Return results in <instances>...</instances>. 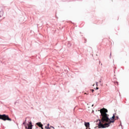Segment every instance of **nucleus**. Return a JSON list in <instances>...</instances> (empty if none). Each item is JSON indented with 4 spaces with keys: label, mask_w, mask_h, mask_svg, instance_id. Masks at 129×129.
I'll return each instance as SVG.
<instances>
[{
    "label": "nucleus",
    "mask_w": 129,
    "mask_h": 129,
    "mask_svg": "<svg viewBox=\"0 0 129 129\" xmlns=\"http://www.w3.org/2000/svg\"><path fill=\"white\" fill-rule=\"evenodd\" d=\"M100 112L101 113V115L102 116L101 121L99 120V123L98 124L99 128H105V127H108L109 126V124L111 123V122H114V120H110V119L108 118V115L106 114L107 112V109L105 108L101 109L100 110ZM102 122H108L104 124H103Z\"/></svg>",
    "instance_id": "1"
},
{
    "label": "nucleus",
    "mask_w": 129,
    "mask_h": 129,
    "mask_svg": "<svg viewBox=\"0 0 129 129\" xmlns=\"http://www.w3.org/2000/svg\"><path fill=\"white\" fill-rule=\"evenodd\" d=\"M0 119H2V120H8V121H12V119L9 117V115L6 114H0Z\"/></svg>",
    "instance_id": "2"
},
{
    "label": "nucleus",
    "mask_w": 129,
    "mask_h": 129,
    "mask_svg": "<svg viewBox=\"0 0 129 129\" xmlns=\"http://www.w3.org/2000/svg\"><path fill=\"white\" fill-rule=\"evenodd\" d=\"M90 124L89 123V122H85V126L86 127V129H88V128L90 127Z\"/></svg>",
    "instance_id": "3"
},
{
    "label": "nucleus",
    "mask_w": 129,
    "mask_h": 129,
    "mask_svg": "<svg viewBox=\"0 0 129 129\" xmlns=\"http://www.w3.org/2000/svg\"><path fill=\"white\" fill-rule=\"evenodd\" d=\"M28 129H32L33 125H32V122H30L29 124L28 125Z\"/></svg>",
    "instance_id": "4"
},
{
    "label": "nucleus",
    "mask_w": 129,
    "mask_h": 129,
    "mask_svg": "<svg viewBox=\"0 0 129 129\" xmlns=\"http://www.w3.org/2000/svg\"><path fill=\"white\" fill-rule=\"evenodd\" d=\"M37 125L39 126V127H42V126H43V125L42 124V123L41 122H37L36 123Z\"/></svg>",
    "instance_id": "5"
},
{
    "label": "nucleus",
    "mask_w": 129,
    "mask_h": 129,
    "mask_svg": "<svg viewBox=\"0 0 129 129\" xmlns=\"http://www.w3.org/2000/svg\"><path fill=\"white\" fill-rule=\"evenodd\" d=\"M114 118H115V115H114V114H113V115L112 117V118H111V119H114Z\"/></svg>",
    "instance_id": "6"
},
{
    "label": "nucleus",
    "mask_w": 129,
    "mask_h": 129,
    "mask_svg": "<svg viewBox=\"0 0 129 129\" xmlns=\"http://www.w3.org/2000/svg\"><path fill=\"white\" fill-rule=\"evenodd\" d=\"M115 119H118V116L115 117Z\"/></svg>",
    "instance_id": "7"
},
{
    "label": "nucleus",
    "mask_w": 129,
    "mask_h": 129,
    "mask_svg": "<svg viewBox=\"0 0 129 129\" xmlns=\"http://www.w3.org/2000/svg\"><path fill=\"white\" fill-rule=\"evenodd\" d=\"M45 128L50 129V127H49V126H48V127H45Z\"/></svg>",
    "instance_id": "8"
},
{
    "label": "nucleus",
    "mask_w": 129,
    "mask_h": 129,
    "mask_svg": "<svg viewBox=\"0 0 129 129\" xmlns=\"http://www.w3.org/2000/svg\"><path fill=\"white\" fill-rule=\"evenodd\" d=\"M94 91V90L92 89V92H93Z\"/></svg>",
    "instance_id": "9"
},
{
    "label": "nucleus",
    "mask_w": 129,
    "mask_h": 129,
    "mask_svg": "<svg viewBox=\"0 0 129 129\" xmlns=\"http://www.w3.org/2000/svg\"><path fill=\"white\" fill-rule=\"evenodd\" d=\"M41 127V128H42V129H44V128L43 127V126H41V127Z\"/></svg>",
    "instance_id": "10"
},
{
    "label": "nucleus",
    "mask_w": 129,
    "mask_h": 129,
    "mask_svg": "<svg viewBox=\"0 0 129 129\" xmlns=\"http://www.w3.org/2000/svg\"><path fill=\"white\" fill-rule=\"evenodd\" d=\"M49 125H50L49 124H47V126H49Z\"/></svg>",
    "instance_id": "11"
},
{
    "label": "nucleus",
    "mask_w": 129,
    "mask_h": 129,
    "mask_svg": "<svg viewBox=\"0 0 129 129\" xmlns=\"http://www.w3.org/2000/svg\"><path fill=\"white\" fill-rule=\"evenodd\" d=\"M96 89H97V90L98 89V87H96Z\"/></svg>",
    "instance_id": "12"
},
{
    "label": "nucleus",
    "mask_w": 129,
    "mask_h": 129,
    "mask_svg": "<svg viewBox=\"0 0 129 129\" xmlns=\"http://www.w3.org/2000/svg\"><path fill=\"white\" fill-rule=\"evenodd\" d=\"M85 94H86V93H85Z\"/></svg>",
    "instance_id": "13"
},
{
    "label": "nucleus",
    "mask_w": 129,
    "mask_h": 129,
    "mask_svg": "<svg viewBox=\"0 0 129 129\" xmlns=\"http://www.w3.org/2000/svg\"><path fill=\"white\" fill-rule=\"evenodd\" d=\"M26 128H27V126H26Z\"/></svg>",
    "instance_id": "14"
}]
</instances>
